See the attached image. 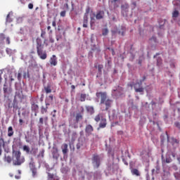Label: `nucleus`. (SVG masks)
<instances>
[{"label": "nucleus", "instance_id": "nucleus-1", "mask_svg": "<svg viewBox=\"0 0 180 180\" xmlns=\"http://www.w3.org/2000/svg\"><path fill=\"white\" fill-rule=\"evenodd\" d=\"M96 96L98 99H101L100 103L101 105H105V110H109L110 108H112V103H113V100L110 98H108V94L106 91L102 92H96Z\"/></svg>", "mask_w": 180, "mask_h": 180}, {"label": "nucleus", "instance_id": "nucleus-2", "mask_svg": "<svg viewBox=\"0 0 180 180\" xmlns=\"http://www.w3.org/2000/svg\"><path fill=\"white\" fill-rule=\"evenodd\" d=\"M37 53L41 60H46L47 58V51L43 50L44 49V44L40 38H37Z\"/></svg>", "mask_w": 180, "mask_h": 180}, {"label": "nucleus", "instance_id": "nucleus-3", "mask_svg": "<svg viewBox=\"0 0 180 180\" xmlns=\"http://www.w3.org/2000/svg\"><path fill=\"white\" fill-rule=\"evenodd\" d=\"M25 162V157L22 156V153L19 150L13 153V165H22Z\"/></svg>", "mask_w": 180, "mask_h": 180}, {"label": "nucleus", "instance_id": "nucleus-4", "mask_svg": "<svg viewBox=\"0 0 180 180\" xmlns=\"http://www.w3.org/2000/svg\"><path fill=\"white\" fill-rule=\"evenodd\" d=\"M144 81H146V76H143L142 79H141L139 82H137L135 84H130L129 86H131V88H134L135 92H144V88H143V86H141V85H143V82H144Z\"/></svg>", "mask_w": 180, "mask_h": 180}, {"label": "nucleus", "instance_id": "nucleus-5", "mask_svg": "<svg viewBox=\"0 0 180 180\" xmlns=\"http://www.w3.org/2000/svg\"><path fill=\"white\" fill-rule=\"evenodd\" d=\"M93 164H94V167L98 168L101 165V158L98 155H93L92 158Z\"/></svg>", "mask_w": 180, "mask_h": 180}, {"label": "nucleus", "instance_id": "nucleus-6", "mask_svg": "<svg viewBox=\"0 0 180 180\" xmlns=\"http://www.w3.org/2000/svg\"><path fill=\"white\" fill-rule=\"evenodd\" d=\"M94 16H96V19H97V20H101V19H103V18H105V11L100 10L98 11L96 14L95 15V13H93Z\"/></svg>", "mask_w": 180, "mask_h": 180}, {"label": "nucleus", "instance_id": "nucleus-7", "mask_svg": "<svg viewBox=\"0 0 180 180\" xmlns=\"http://www.w3.org/2000/svg\"><path fill=\"white\" fill-rule=\"evenodd\" d=\"M129 4H124L121 6V9H122V15L123 16H127V12H129Z\"/></svg>", "mask_w": 180, "mask_h": 180}, {"label": "nucleus", "instance_id": "nucleus-8", "mask_svg": "<svg viewBox=\"0 0 180 180\" xmlns=\"http://www.w3.org/2000/svg\"><path fill=\"white\" fill-rule=\"evenodd\" d=\"M49 63H50L51 67H56V65H57V64H58L57 56H56V55H53L50 58Z\"/></svg>", "mask_w": 180, "mask_h": 180}, {"label": "nucleus", "instance_id": "nucleus-9", "mask_svg": "<svg viewBox=\"0 0 180 180\" xmlns=\"http://www.w3.org/2000/svg\"><path fill=\"white\" fill-rule=\"evenodd\" d=\"M85 131L88 136H91V134H92V131H94V127L91 124H87L86 126Z\"/></svg>", "mask_w": 180, "mask_h": 180}, {"label": "nucleus", "instance_id": "nucleus-10", "mask_svg": "<svg viewBox=\"0 0 180 180\" xmlns=\"http://www.w3.org/2000/svg\"><path fill=\"white\" fill-rule=\"evenodd\" d=\"M107 124H108V122H107L105 118H102L101 121L99 124L98 129H105V127H106Z\"/></svg>", "mask_w": 180, "mask_h": 180}, {"label": "nucleus", "instance_id": "nucleus-11", "mask_svg": "<svg viewBox=\"0 0 180 180\" xmlns=\"http://www.w3.org/2000/svg\"><path fill=\"white\" fill-rule=\"evenodd\" d=\"M62 148V153L64 155L68 153V144L67 143H63L61 146Z\"/></svg>", "mask_w": 180, "mask_h": 180}, {"label": "nucleus", "instance_id": "nucleus-12", "mask_svg": "<svg viewBox=\"0 0 180 180\" xmlns=\"http://www.w3.org/2000/svg\"><path fill=\"white\" fill-rule=\"evenodd\" d=\"M53 158H55V160H58V157L60 155H58V149L57 148H53V151L52 152Z\"/></svg>", "mask_w": 180, "mask_h": 180}, {"label": "nucleus", "instance_id": "nucleus-13", "mask_svg": "<svg viewBox=\"0 0 180 180\" xmlns=\"http://www.w3.org/2000/svg\"><path fill=\"white\" fill-rule=\"evenodd\" d=\"M82 119H83V116H82V114H81V112L76 114L75 122L77 123H79V121L82 120Z\"/></svg>", "mask_w": 180, "mask_h": 180}, {"label": "nucleus", "instance_id": "nucleus-14", "mask_svg": "<svg viewBox=\"0 0 180 180\" xmlns=\"http://www.w3.org/2000/svg\"><path fill=\"white\" fill-rule=\"evenodd\" d=\"M131 172L132 175H135L136 176H140V175H141L140 171H139V169H132L131 170Z\"/></svg>", "mask_w": 180, "mask_h": 180}, {"label": "nucleus", "instance_id": "nucleus-15", "mask_svg": "<svg viewBox=\"0 0 180 180\" xmlns=\"http://www.w3.org/2000/svg\"><path fill=\"white\" fill-rule=\"evenodd\" d=\"M83 27H88V16L84 15Z\"/></svg>", "mask_w": 180, "mask_h": 180}, {"label": "nucleus", "instance_id": "nucleus-16", "mask_svg": "<svg viewBox=\"0 0 180 180\" xmlns=\"http://www.w3.org/2000/svg\"><path fill=\"white\" fill-rule=\"evenodd\" d=\"M169 175H171V174L169 173V172L168 171H164L163 175H162V179L167 180L168 179V177L169 176Z\"/></svg>", "mask_w": 180, "mask_h": 180}, {"label": "nucleus", "instance_id": "nucleus-17", "mask_svg": "<svg viewBox=\"0 0 180 180\" xmlns=\"http://www.w3.org/2000/svg\"><path fill=\"white\" fill-rule=\"evenodd\" d=\"M13 128L12 127H9L8 128V137H12V136H13Z\"/></svg>", "mask_w": 180, "mask_h": 180}, {"label": "nucleus", "instance_id": "nucleus-18", "mask_svg": "<svg viewBox=\"0 0 180 180\" xmlns=\"http://www.w3.org/2000/svg\"><path fill=\"white\" fill-rule=\"evenodd\" d=\"M178 16H179V11H178L177 10H174L172 13V18L174 19V20H176V18H178Z\"/></svg>", "mask_w": 180, "mask_h": 180}, {"label": "nucleus", "instance_id": "nucleus-19", "mask_svg": "<svg viewBox=\"0 0 180 180\" xmlns=\"http://www.w3.org/2000/svg\"><path fill=\"white\" fill-rule=\"evenodd\" d=\"M31 109L32 110H33L34 112H37V110H39V105L34 103H33L31 105Z\"/></svg>", "mask_w": 180, "mask_h": 180}, {"label": "nucleus", "instance_id": "nucleus-20", "mask_svg": "<svg viewBox=\"0 0 180 180\" xmlns=\"http://www.w3.org/2000/svg\"><path fill=\"white\" fill-rule=\"evenodd\" d=\"M44 91L46 94H51V85L48 84L46 86H44Z\"/></svg>", "mask_w": 180, "mask_h": 180}, {"label": "nucleus", "instance_id": "nucleus-21", "mask_svg": "<svg viewBox=\"0 0 180 180\" xmlns=\"http://www.w3.org/2000/svg\"><path fill=\"white\" fill-rule=\"evenodd\" d=\"M22 150L26 152V154H30V148L28 146L24 145Z\"/></svg>", "mask_w": 180, "mask_h": 180}, {"label": "nucleus", "instance_id": "nucleus-22", "mask_svg": "<svg viewBox=\"0 0 180 180\" xmlns=\"http://www.w3.org/2000/svg\"><path fill=\"white\" fill-rule=\"evenodd\" d=\"M86 110H87V112H89V113H94L95 111L94 110V107L92 106H86Z\"/></svg>", "mask_w": 180, "mask_h": 180}, {"label": "nucleus", "instance_id": "nucleus-23", "mask_svg": "<svg viewBox=\"0 0 180 180\" xmlns=\"http://www.w3.org/2000/svg\"><path fill=\"white\" fill-rule=\"evenodd\" d=\"M4 161L5 162H8V164H11V162H12V158L11 156L5 155Z\"/></svg>", "mask_w": 180, "mask_h": 180}, {"label": "nucleus", "instance_id": "nucleus-24", "mask_svg": "<svg viewBox=\"0 0 180 180\" xmlns=\"http://www.w3.org/2000/svg\"><path fill=\"white\" fill-rule=\"evenodd\" d=\"M49 109V107L44 108V106L41 107V115H44V113H47V110Z\"/></svg>", "mask_w": 180, "mask_h": 180}, {"label": "nucleus", "instance_id": "nucleus-25", "mask_svg": "<svg viewBox=\"0 0 180 180\" xmlns=\"http://www.w3.org/2000/svg\"><path fill=\"white\" fill-rule=\"evenodd\" d=\"M90 12H92V9H91V7L87 6L86 8V13H84V16H89Z\"/></svg>", "mask_w": 180, "mask_h": 180}, {"label": "nucleus", "instance_id": "nucleus-26", "mask_svg": "<svg viewBox=\"0 0 180 180\" xmlns=\"http://www.w3.org/2000/svg\"><path fill=\"white\" fill-rule=\"evenodd\" d=\"M97 68L99 75H102V70H103V65H98Z\"/></svg>", "mask_w": 180, "mask_h": 180}, {"label": "nucleus", "instance_id": "nucleus-27", "mask_svg": "<svg viewBox=\"0 0 180 180\" xmlns=\"http://www.w3.org/2000/svg\"><path fill=\"white\" fill-rule=\"evenodd\" d=\"M29 165H30V170L36 169V165H34V162L33 160L30 161Z\"/></svg>", "mask_w": 180, "mask_h": 180}, {"label": "nucleus", "instance_id": "nucleus-28", "mask_svg": "<svg viewBox=\"0 0 180 180\" xmlns=\"http://www.w3.org/2000/svg\"><path fill=\"white\" fill-rule=\"evenodd\" d=\"M86 99V94H82L80 96V101L81 102H85V100Z\"/></svg>", "mask_w": 180, "mask_h": 180}, {"label": "nucleus", "instance_id": "nucleus-29", "mask_svg": "<svg viewBox=\"0 0 180 180\" xmlns=\"http://www.w3.org/2000/svg\"><path fill=\"white\" fill-rule=\"evenodd\" d=\"M30 171L32 173L33 178H34L36 176V175H37V169H36V168L35 169H32Z\"/></svg>", "mask_w": 180, "mask_h": 180}, {"label": "nucleus", "instance_id": "nucleus-30", "mask_svg": "<svg viewBox=\"0 0 180 180\" xmlns=\"http://www.w3.org/2000/svg\"><path fill=\"white\" fill-rule=\"evenodd\" d=\"M11 13H9L7 16H6V22L8 23H11V22H12V18H11Z\"/></svg>", "mask_w": 180, "mask_h": 180}, {"label": "nucleus", "instance_id": "nucleus-31", "mask_svg": "<svg viewBox=\"0 0 180 180\" xmlns=\"http://www.w3.org/2000/svg\"><path fill=\"white\" fill-rule=\"evenodd\" d=\"M108 33H109V30L108 28H105L103 30L102 34L103 36H107Z\"/></svg>", "mask_w": 180, "mask_h": 180}, {"label": "nucleus", "instance_id": "nucleus-32", "mask_svg": "<svg viewBox=\"0 0 180 180\" xmlns=\"http://www.w3.org/2000/svg\"><path fill=\"white\" fill-rule=\"evenodd\" d=\"M162 64V59L161 58H158L157 60V65L160 67Z\"/></svg>", "mask_w": 180, "mask_h": 180}, {"label": "nucleus", "instance_id": "nucleus-33", "mask_svg": "<svg viewBox=\"0 0 180 180\" xmlns=\"http://www.w3.org/2000/svg\"><path fill=\"white\" fill-rule=\"evenodd\" d=\"M95 122H100L101 121V114L97 115L94 118Z\"/></svg>", "mask_w": 180, "mask_h": 180}, {"label": "nucleus", "instance_id": "nucleus-34", "mask_svg": "<svg viewBox=\"0 0 180 180\" xmlns=\"http://www.w3.org/2000/svg\"><path fill=\"white\" fill-rule=\"evenodd\" d=\"M44 149H42L40 152L39 154L38 155V157H41L42 158L44 157Z\"/></svg>", "mask_w": 180, "mask_h": 180}, {"label": "nucleus", "instance_id": "nucleus-35", "mask_svg": "<svg viewBox=\"0 0 180 180\" xmlns=\"http://www.w3.org/2000/svg\"><path fill=\"white\" fill-rule=\"evenodd\" d=\"M95 17H91V21H90V25L91 26H93V25H95Z\"/></svg>", "mask_w": 180, "mask_h": 180}, {"label": "nucleus", "instance_id": "nucleus-36", "mask_svg": "<svg viewBox=\"0 0 180 180\" xmlns=\"http://www.w3.org/2000/svg\"><path fill=\"white\" fill-rule=\"evenodd\" d=\"M174 178H176V179H180V172L174 173Z\"/></svg>", "mask_w": 180, "mask_h": 180}, {"label": "nucleus", "instance_id": "nucleus-37", "mask_svg": "<svg viewBox=\"0 0 180 180\" xmlns=\"http://www.w3.org/2000/svg\"><path fill=\"white\" fill-rule=\"evenodd\" d=\"M5 40V34L1 33L0 34V41H4Z\"/></svg>", "mask_w": 180, "mask_h": 180}, {"label": "nucleus", "instance_id": "nucleus-38", "mask_svg": "<svg viewBox=\"0 0 180 180\" xmlns=\"http://www.w3.org/2000/svg\"><path fill=\"white\" fill-rule=\"evenodd\" d=\"M2 146H5V141H4V139L0 136V147H2Z\"/></svg>", "mask_w": 180, "mask_h": 180}, {"label": "nucleus", "instance_id": "nucleus-39", "mask_svg": "<svg viewBox=\"0 0 180 180\" xmlns=\"http://www.w3.org/2000/svg\"><path fill=\"white\" fill-rule=\"evenodd\" d=\"M3 91L4 94H8V86H6V84L4 85Z\"/></svg>", "mask_w": 180, "mask_h": 180}, {"label": "nucleus", "instance_id": "nucleus-40", "mask_svg": "<svg viewBox=\"0 0 180 180\" xmlns=\"http://www.w3.org/2000/svg\"><path fill=\"white\" fill-rule=\"evenodd\" d=\"M47 30L49 32V34H53V30H51V26H48L47 27Z\"/></svg>", "mask_w": 180, "mask_h": 180}, {"label": "nucleus", "instance_id": "nucleus-41", "mask_svg": "<svg viewBox=\"0 0 180 180\" xmlns=\"http://www.w3.org/2000/svg\"><path fill=\"white\" fill-rule=\"evenodd\" d=\"M52 26H53L55 29H57V22H56V19L52 22Z\"/></svg>", "mask_w": 180, "mask_h": 180}, {"label": "nucleus", "instance_id": "nucleus-42", "mask_svg": "<svg viewBox=\"0 0 180 180\" xmlns=\"http://www.w3.org/2000/svg\"><path fill=\"white\" fill-rule=\"evenodd\" d=\"M117 0H112V4H114V8L115 9H116V8H117V5H116V3H117Z\"/></svg>", "mask_w": 180, "mask_h": 180}, {"label": "nucleus", "instance_id": "nucleus-43", "mask_svg": "<svg viewBox=\"0 0 180 180\" xmlns=\"http://www.w3.org/2000/svg\"><path fill=\"white\" fill-rule=\"evenodd\" d=\"M65 13H67V12L65 11H61L60 16H62V18L65 17Z\"/></svg>", "mask_w": 180, "mask_h": 180}, {"label": "nucleus", "instance_id": "nucleus-44", "mask_svg": "<svg viewBox=\"0 0 180 180\" xmlns=\"http://www.w3.org/2000/svg\"><path fill=\"white\" fill-rule=\"evenodd\" d=\"M172 141H173V143H175L176 144H179V141L176 139L173 138Z\"/></svg>", "mask_w": 180, "mask_h": 180}, {"label": "nucleus", "instance_id": "nucleus-45", "mask_svg": "<svg viewBox=\"0 0 180 180\" xmlns=\"http://www.w3.org/2000/svg\"><path fill=\"white\" fill-rule=\"evenodd\" d=\"M56 113H57V110H53V111L51 112L52 117H56Z\"/></svg>", "mask_w": 180, "mask_h": 180}, {"label": "nucleus", "instance_id": "nucleus-46", "mask_svg": "<svg viewBox=\"0 0 180 180\" xmlns=\"http://www.w3.org/2000/svg\"><path fill=\"white\" fill-rule=\"evenodd\" d=\"M45 36H46V31H41V37H42V39H44Z\"/></svg>", "mask_w": 180, "mask_h": 180}, {"label": "nucleus", "instance_id": "nucleus-47", "mask_svg": "<svg viewBox=\"0 0 180 180\" xmlns=\"http://www.w3.org/2000/svg\"><path fill=\"white\" fill-rule=\"evenodd\" d=\"M172 160L171 158H166V162L167 164H169V162H172Z\"/></svg>", "mask_w": 180, "mask_h": 180}, {"label": "nucleus", "instance_id": "nucleus-48", "mask_svg": "<svg viewBox=\"0 0 180 180\" xmlns=\"http://www.w3.org/2000/svg\"><path fill=\"white\" fill-rule=\"evenodd\" d=\"M40 124H43L44 123V119L43 117L39 118Z\"/></svg>", "mask_w": 180, "mask_h": 180}, {"label": "nucleus", "instance_id": "nucleus-49", "mask_svg": "<svg viewBox=\"0 0 180 180\" xmlns=\"http://www.w3.org/2000/svg\"><path fill=\"white\" fill-rule=\"evenodd\" d=\"M6 41L7 44H11V39L9 37H6Z\"/></svg>", "mask_w": 180, "mask_h": 180}, {"label": "nucleus", "instance_id": "nucleus-50", "mask_svg": "<svg viewBox=\"0 0 180 180\" xmlns=\"http://www.w3.org/2000/svg\"><path fill=\"white\" fill-rule=\"evenodd\" d=\"M174 125L176 126V127H177L178 129H180V123L179 122H175Z\"/></svg>", "mask_w": 180, "mask_h": 180}, {"label": "nucleus", "instance_id": "nucleus-51", "mask_svg": "<svg viewBox=\"0 0 180 180\" xmlns=\"http://www.w3.org/2000/svg\"><path fill=\"white\" fill-rule=\"evenodd\" d=\"M29 9H33V4L30 3L28 4Z\"/></svg>", "mask_w": 180, "mask_h": 180}, {"label": "nucleus", "instance_id": "nucleus-52", "mask_svg": "<svg viewBox=\"0 0 180 180\" xmlns=\"http://www.w3.org/2000/svg\"><path fill=\"white\" fill-rule=\"evenodd\" d=\"M150 40H153V41L155 43V41H157V38L153 36L151 37V39Z\"/></svg>", "mask_w": 180, "mask_h": 180}, {"label": "nucleus", "instance_id": "nucleus-53", "mask_svg": "<svg viewBox=\"0 0 180 180\" xmlns=\"http://www.w3.org/2000/svg\"><path fill=\"white\" fill-rule=\"evenodd\" d=\"M20 78H22V74L18 73V81H20Z\"/></svg>", "mask_w": 180, "mask_h": 180}, {"label": "nucleus", "instance_id": "nucleus-54", "mask_svg": "<svg viewBox=\"0 0 180 180\" xmlns=\"http://www.w3.org/2000/svg\"><path fill=\"white\" fill-rule=\"evenodd\" d=\"M112 34H116V33H118V34H120V31H112Z\"/></svg>", "mask_w": 180, "mask_h": 180}, {"label": "nucleus", "instance_id": "nucleus-55", "mask_svg": "<svg viewBox=\"0 0 180 180\" xmlns=\"http://www.w3.org/2000/svg\"><path fill=\"white\" fill-rule=\"evenodd\" d=\"M146 180H150V174H146Z\"/></svg>", "mask_w": 180, "mask_h": 180}, {"label": "nucleus", "instance_id": "nucleus-56", "mask_svg": "<svg viewBox=\"0 0 180 180\" xmlns=\"http://www.w3.org/2000/svg\"><path fill=\"white\" fill-rule=\"evenodd\" d=\"M19 122H20V126H22V124L23 123V120L20 119Z\"/></svg>", "mask_w": 180, "mask_h": 180}, {"label": "nucleus", "instance_id": "nucleus-57", "mask_svg": "<svg viewBox=\"0 0 180 180\" xmlns=\"http://www.w3.org/2000/svg\"><path fill=\"white\" fill-rule=\"evenodd\" d=\"M20 2H21V4H22L23 5L26 4V1H25V0H20Z\"/></svg>", "mask_w": 180, "mask_h": 180}, {"label": "nucleus", "instance_id": "nucleus-58", "mask_svg": "<svg viewBox=\"0 0 180 180\" xmlns=\"http://www.w3.org/2000/svg\"><path fill=\"white\" fill-rule=\"evenodd\" d=\"M44 122H47L49 120V117H45L44 118Z\"/></svg>", "mask_w": 180, "mask_h": 180}, {"label": "nucleus", "instance_id": "nucleus-59", "mask_svg": "<svg viewBox=\"0 0 180 180\" xmlns=\"http://www.w3.org/2000/svg\"><path fill=\"white\" fill-rule=\"evenodd\" d=\"M49 178L53 179L54 176L53 174H49Z\"/></svg>", "mask_w": 180, "mask_h": 180}, {"label": "nucleus", "instance_id": "nucleus-60", "mask_svg": "<svg viewBox=\"0 0 180 180\" xmlns=\"http://www.w3.org/2000/svg\"><path fill=\"white\" fill-rule=\"evenodd\" d=\"M50 99H51V101H53V99H54V97L53 96H49Z\"/></svg>", "mask_w": 180, "mask_h": 180}, {"label": "nucleus", "instance_id": "nucleus-61", "mask_svg": "<svg viewBox=\"0 0 180 180\" xmlns=\"http://www.w3.org/2000/svg\"><path fill=\"white\" fill-rule=\"evenodd\" d=\"M11 82H13V81H15V79H13L12 77H11Z\"/></svg>", "mask_w": 180, "mask_h": 180}, {"label": "nucleus", "instance_id": "nucleus-62", "mask_svg": "<svg viewBox=\"0 0 180 180\" xmlns=\"http://www.w3.org/2000/svg\"><path fill=\"white\" fill-rule=\"evenodd\" d=\"M72 89H75V86L74 85L71 86Z\"/></svg>", "mask_w": 180, "mask_h": 180}, {"label": "nucleus", "instance_id": "nucleus-63", "mask_svg": "<svg viewBox=\"0 0 180 180\" xmlns=\"http://www.w3.org/2000/svg\"><path fill=\"white\" fill-rule=\"evenodd\" d=\"M177 160L179 161V162L180 164V158H177Z\"/></svg>", "mask_w": 180, "mask_h": 180}, {"label": "nucleus", "instance_id": "nucleus-64", "mask_svg": "<svg viewBox=\"0 0 180 180\" xmlns=\"http://www.w3.org/2000/svg\"><path fill=\"white\" fill-rule=\"evenodd\" d=\"M177 23H178L179 26H180V20H179V21L177 22Z\"/></svg>", "mask_w": 180, "mask_h": 180}]
</instances>
